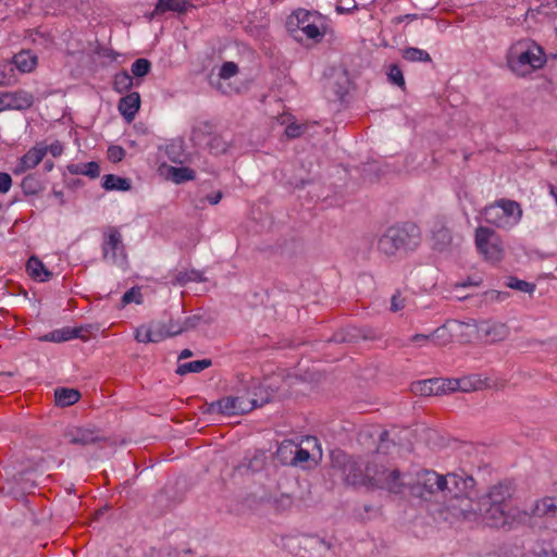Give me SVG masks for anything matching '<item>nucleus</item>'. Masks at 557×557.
<instances>
[{"label": "nucleus", "instance_id": "nucleus-1", "mask_svg": "<svg viewBox=\"0 0 557 557\" xmlns=\"http://www.w3.org/2000/svg\"><path fill=\"white\" fill-rule=\"evenodd\" d=\"M392 472L397 473V482L399 491H388L394 494H403L408 491L412 496L424 502L441 503L450 485L459 487V484L467 485L472 482L471 476H462L456 473L441 475L434 470L421 469L413 474L401 473L398 469L393 468Z\"/></svg>", "mask_w": 557, "mask_h": 557}, {"label": "nucleus", "instance_id": "nucleus-2", "mask_svg": "<svg viewBox=\"0 0 557 557\" xmlns=\"http://www.w3.org/2000/svg\"><path fill=\"white\" fill-rule=\"evenodd\" d=\"M393 468L386 467L377 455L367 462L348 458L344 465L343 473L347 483L351 485H372L386 491H399L397 473Z\"/></svg>", "mask_w": 557, "mask_h": 557}, {"label": "nucleus", "instance_id": "nucleus-3", "mask_svg": "<svg viewBox=\"0 0 557 557\" xmlns=\"http://www.w3.org/2000/svg\"><path fill=\"white\" fill-rule=\"evenodd\" d=\"M288 33L298 41L304 38L320 42L327 30V18L318 11L295 10L286 20Z\"/></svg>", "mask_w": 557, "mask_h": 557}, {"label": "nucleus", "instance_id": "nucleus-4", "mask_svg": "<svg viewBox=\"0 0 557 557\" xmlns=\"http://www.w3.org/2000/svg\"><path fill=\"white\" fill-rule=\"evenodd\" d=\"M510 70L518 76H527L541 69L545 62L543 49L530 39L519 40L513 44L507 55Z\"/></svg>", "mask_w": 557, "mask_h": 557}, {"label": "nucleus", "instance_id": "nucleus-5", "mask_svg": "<svg viewBox=\"0 0 557 557\" xmlns=\"http://www.w3.org/2000/svg\"><path fill=\"white\" fill-rule=\"evenodd\" d=\"M420 244V232L413 223L388 227L379 238L377 248L386 256L414 249Z\"/></svg>", "mask_w": 557, "mask_h": 557}, {"label": "nucleus", "instance_id": "nucleus-6", "mask_svg": "<svg viewBox=\"0 0 557 557\" xmlns=\"http://www.w3.org/2000/svg\"><path fill=\"white\" fill-rule=\"evenodd\" d=\"M473 481L467 485L459 484V487L450 485L434 512H447L455 519L471 520L475 516L474 504L468 496L467 490L472 487Z\"/></svg>", "mask_w": 557, "mask_h": 557}, {"label": "nucleus", "instance_id": "nucleus-7", "mask_svg": "<svg viewBox=\"0 0 557 557\" xmlns=\"http://www.w3.org/2000/svg\"><path fill=\"white\" fill-rule=\"evenodd\" d=\"M474 244L478 251L491 263H498L504 257V246L500 236L487 226H479L474 233Z\"/></svg>", "mask_w": 557, "mask_h": 557}, {"label": "nucleus", "instance_id": "nucleus-8", "mask_svg": "<svg viewBox=\"0 0 557 557\" xmlns=\"http://www.w3.org/2000/svg\"><path fill=\"white\" fill-rule=\"evenodd\" d=\"M253 396H227L208 406V413H222L226 416L245 414L253 410L256 407L261 406L263 401L259 403Z\"/></svg>", "mask_w": 557, "mask_h": 557}, {"label": "nucleus", "instance_id": "nucleus-9", "mask_svg": "<svg viewBox=\"0 0 557 557\" xmlns=\"http://www.w3.org/2000/svg\"><path fill=\"white\" fill-rule=\"evenodd\" d=\"M101 249L103 260L120 267L126 263V247L123 243L122 234L116 226H107L103 230Z\"/></svg>", "mask_w": 557, "mask_h": 557}, {"label": "nucleus", "instance_id": "nucleus-10", "mask_svg": "<svg viewBox=\"0 0 557 557\" xmlns=\"http://www.w3.org/2000/svg\"><path fill=\"white\" fill-rule=\"evenodd\" d=\"M476 337L485 343H496L504 341L509 335V327L502 322L481 321L473 323Z\"/></svg>", "mask_w": 557, "mask_h": 557}, {"label": "nucleus", "instance_id": "nucleus-11", "mask_svg": "<svg viewBox=\"0 0 557 557\" xmlns=\"http://www.w3.org/2000/svg\"><path fill=\"white\" fill-rule=\"evenodd\" d=\"M515 519L516 509H506L493 504H488L483 513L484 522L491 528H510Z\"/></svg>", "mask_w": 557, "mask_h": 557}, {"label": "nucleus", "instance_id": "nucleus-12", "mask_svg": "<svg viewBox=\"0 0 557 557\" xmlns=\"http://www.w3.org/2000/svg\"><path fill=\"white\" fill-rule=\"evenodd\" d=\"M34 103V96L23 89L0 92V112L4 110H26Z\"/></svg>", "mask_w": 557, "mask_h": 557}, {"label": "nucleus", "instance_id": "nucleus-13", "mask_svg": "<svg viewBox=\"0 0 557 557\" xmlns=\"http://www.w3.org/2000/svg\"><path fill=\"white\" fill-rule=\"evenodd\" d=\"M64 437L72 445L87 446L98 444L104 440L100 432L95 429L72 426L64 433Z\"/></svg>", "mask_w": 557, "mask_h": 557}, {"label": "nucleus", "instance_id": "nucleus-14", "mask_svg": "<svg viewBox=\"0 0 557 557\" xmlns=\"http://www.w3.org/2000/svg\"><path fill=\"white\" fill-rule=\"evenodd\" d=\"M497 205L502 209L503 216L509 223V230L521 221L523 211L519 202L503 198L497 200Z\"/></svg>", "mask_w": 557, "mask_h": 557}, {"label": "nucleus", "instance_id": "nucleus-15", "mask_svg": "<svg viewBox=\"0 0 557 557\" xmlns=\"http://www.w3.org/2000/svg\"><path fill=\"white\" fill-rule=\"evenodd\" d=\"M119 111L123 117L131 122L140 108V96L137 91H133L122 97L119 101Z\"/></svg>", "mask_w": 557, "mask_h": 557}, {"label": "nucleus", "instance_id": "nucleus-16", "mask_svg": "<svg viewBox=\"0 0 557 557\" xmlns=\"http://www.w3.org/2000/svg\"><path fill=\"white\" fill-rule=\"evenodd\" d=\"M510 498V487L505 484H498L491 488L487 495V504L505 507L506 509H512L509 505Z\"/></svg>", "mask_w": 557, "mask_h": 557}, {"label": "nucleus", "instance_id": "nucleus-17", "mask_svg": "<svg viewBox=\"0 0 557 557\" xmlns=\"http://www.w3.org/2000/svg\"><path fill=\"white\" fill-rule=\"evenodd\" d=\"M37 55L29 50H22L13 57V66L21 73H30L37 66Z\"/></svg>", "mask_w": 557, "mask_h": 557}, {"label": "nucleus", "instance_id": "nucleus-18", "mask_svg": "<svg viewBox=\"0 0 557 557\" xmlns=\"http://www.w3.org/2000/svg\"><path fill=\"white\" fill-rule=\"evenodd\" d=\"M438 384H442L438 379H429L412 383L411 391L419 396H436L442 395L443 389L438 388Z\"/></svg>", "mask_w": 557, "mask_h": 557}, {"label": "nucleus", "instance_id": "nucleus-19", "mask_svg": "<svg viewBox=\"0 0 557 557\" xmlns=\"http://www.w3.org/2000/svg\"><path fill=\"white\" fill-rule=\"evenodd\" d=\"M26 269L30 277L36 281L47 282L52 277V273L45 267L41 260L35 256L28 259Z\"/></svg>", "mask_w": 557, "mask_h": 557}, {"label": "nucleus", "instance_id": "nucleus-20", "mask_svg": "<svg viewBox=\"0 0 557 557\" xmlns=\"http://www.w3.org/2000/svg\"><path fill=\"white\" fill-rule=\"evenodd\" d=\"M83 327H64L55 330L44 336L45 341L62 343L73 338H84Z\"/></svg>", "mask_w": 557, "mask_h": 557}, {"label": "nucleus", "instance_id": "nucleus-21", "mask_svg": "<svg viewBox=\"0 0 557 557\" xmlns=\"http://www.w3.org/2000/svg\"><path fill=\"white\" fill-rule=\"evenodd\" d=\"M188 2L185 0H158L150 18L161 15L168 11L183 13L187 10Z\"/></svg>", "mask_w": 557, "mask_h": 557}, {"label": "nucleus", "instance_id": "nucleus-22", "mask_svg": "<svg viewBox=\"0 0 557 557\" xmlns=\"http://www.w3.org/2000/svg\"><path fill=\"white\" fill-rule=\"evenodd\" d=\"M483 213L487 223L493 224L498 228L509 230V223L503 216L502 209L498 208L497 200L494 203L486 206Z\"/></svg>", "mask_w": 557, "mask_h": 557}, {"label": "nucleus", "instance_id": "nucleus-23", "mask_svg": "<svg viewBox=\"0 0 557 557\" xmlns=\"http://www.w3.org/2000/svg\"><path fill=\"white\" fill-rule=\"evenodd\" d=\"M135 338L139 343H159L162 341L160 330L157 327L156 322L149 325H141L136 330Z\"/></svg>", "mask_w": 557, "mask_h": 557}, {"label": "nucleus", "instance_id": "nucleus-24", "mask_svg": "<svg viewBox=\"0 0 557 557\" xmlns=\"http://www.w3.org/2000/svg\"><path fill=\"white\" fill-rule=\"evenodd\" d=\"M46 149H44V144L39 143L32 147L25 154L22 156L21 160L23 164L26 165V169L36 168L45 158Z\"/></svg>", "mask_w": 557, "mask_h": 557}, {"label": "nucleus", "instance_id": "nucleus-25", "mask_svg": "<svg viewBox=\"0 0 557 557\" xmlns=\"http://www.w3.org/2000/svg\"><path fill=\"white\" fill-rule=\"evenodd\" d=\"M55 404L60 407H69L77 403L81 394L75 388H57L54 392Z\"/></svg>", "mask_w": 557, "mask_h": 557}, {"label": "nucleus", "instance_id": "nucleus-26", "mask_svg": "<svg viewBox=\"0 0 557 557\" xmlns=\"http://www.w3.org/2000/svg\"><path fill=\"white\" fill-rule=\"evenodd\" d=\"M532 513L537 517H557V500L552 497H545L536 502L533 507Z\"/></svg>", "mask_w": 557, "mask_h": 557}, {"label": "nucleus", "instance_id": "nucleus-27", "mask_svg": "<svg viewBox=\"0 0 557 557\" xmlns=\"http://www.w3.org/2000/svg\"><path fill=\"white\" fill-rule=\"evenodd\" d=\"M102 187L106 190H129L132 185L128 178L120 177L114 174H108L102 177Z\"/></svg>", "mask_w": 557, "mask_h": 557}, {"label": "nucleus", "instance_id": "nucleus-28", "mask_svg": "<svg viewBox=\"0 0 557 557\" xmlns=\"http://www.w3.org/2000/svg\"><path fill=\"white\" fill-rule=\"evenodd\" d=\"M71 174H83L90 178H96L100 174L99 164L95 161L88 163H76L67 166Z\"/></svg>", "mask_w": 557, "mask_h": 557}, {"label": "nucleus", "instance_id": "nucleus-29", "mask_svg": "<svg viewBox=\"0 0 557 557\" xmlns=\"http://www.w3.org/2000/svg\"><path fill=\"white\" fill-rule=\"evenodd\" d=\"M156 323H157V327L160 330V333L162 335V341L168 337L176 336L184 332V326L180 319L178 320L170 319L168 323L161 322V321L156 322Z\"/></svg>", "mask_w": 557, "mask_h": 557}, {"label": "nucleus", "instance_id": "nucleus-30", "mask_svg": "<svg viewBox=\"0 0 557 557\" xmlns=\"http://www.w3.org/2000/svg\"><path fill=\"white\" fill-rule=\"evenodd\" d=\"M210 359L195 360L178 366L176 373L185 375L187 373H199L211 366Z\"/></svg>", "mask_w": 557, "mask_h": 557}, {"label": "nucleus", "instance_id": "nucleus-31", "mask_svg": "<svg viewBox=\"0 0 557 557\" xmlns=\"http://www.w3.org/2000/svg\"><path fill=\"white\" fill-rule=\"evenodd\" d=\"M451 239V232L445 226H441L433 232L434 248L440 251L445 250L450 245Z\"/></svg>", "mask_w": 557, "mask_h": 557}, {"label": "nucleus", "instance_id": "nucleus-32", "mask_svg": "<svg viewBox=\"0 0 557 557\" xmlns=\"http://www.w3.org/2000/svg\"><path fill=\"white\" fill-rule=\"evenodd\" d=\"M21 187L26 196L37 195L44 188L41 182L34 174L25 176L21 183Z\"/></svg>", "mask_w": 557, "mask_h": 557}, {"label": "nucleus", "instance_id": "nucleus-33", "mask_svg": "<svg viewBox=\"0 0 557 557\" xmlns=\"http://www.w3.org/2000/svg\"><path fill=\"white\" fill-rule=\"evenodd\" d=\"M133 76L128 72L122 71L115 74L113 86L117 92H126L133 87Z\"/></svg>", "mask_w": 557, "mask_h": 557}, {"label": "nucleus", "instance_id": "nucleus-34", "mask_svg": "<svg viewBox=\"0 0 557 557\" xmlns=\"http://www.w3.org/2000/svg\"><path fill=\"white\" fill-rule=\"evenodd\" d=\"M403 58L409 62H431L432 60L425 50L414 47L404 49Z\"/></svg>", "mask_w": 557, "mask_h": 557}, {"label": "nucleus", "instance_id": "nucleus-35", "mask_svg": "<svg viewBox=\"0 0 557 557\" xmlns=\"http://www.w3.org/2000/svg\"><path fill=\"white\" fill-rule=\"evenodd\" d=\"M169 174L171 176V180L176 184H181L195 178V172L191 169L185 166H171L169 170Z\"/></svg>", "mask_w": 557, "mask_h": 557}, {"label": "nucleus", "instance_id": "nucleus-36", "mask_svg": "<svg viewBox=\"0 0 557 557\" xmlns=\"http://www.w3.org/2000/svg\"><path fill=\"white\" fill-rule=\"evenodd\" d=\"M14 66L11 61L0 62V85H10L15 82Z\"/></svg>", "mask_w": 557, "mask_h": 557}, {"label": "nucleus", "instance_id": "nucleus-37", "mask_svg": "<svg viewBox=\"0 0 557 557\" xmlns=\"http://www.w3.org/2000/svg\"><path fill=\"white\" fill-rule=\"evenodd\" d=\"M150 70H151L150 61L147 59H144V58L137 59L132 64V69H131L132 74L135 77H144L150 72Z\"/></svg>", "mask_w": 557, "mask_h": 557}, {"label": "nucleus", "instance_id": "nucleus-38", "mask_svg": "<svg viewBox=\"0 0 557 557\" xmlns=\"http://www.w3.org/2000/svg\"><path fill=\"white\" fill-rule=\"evenodd\" d=\"M175 281L180 285H185L188 282H202V273L196 270L190 272H178L175 276Z\"/></svg>", "mask_w": 557, "mask_h": 557}, {"label": "nucleus", "instance_id": "nucleus-39", "mask_svg": "<svg viewBox=\"0 0 557 557\" xmlns=\"http://www.w3.org/2000/svg\"><path fill=\"white\" fill-rule=\"evenodd\" d=\"M387 77L392 84L397 85L398 87L401 88L405 87V78L403 75V71L397 64H391L388 66Z\"/></svg>", "mask_w": 557, "mask_h": 557}, {"label": "nucleus", "instance_id": "nucleus-40", "mask_svg": "<svg viewBox=\"0 0 557 557\" xmlns=\"http://www.w3.org/2000/svg\"><path fill=\"white\" fill-rule=\"evenodd\" d=\"M510 288L532 294L535 289V285L516 277H510L508 284Z\"/></svg>", "mask_w": 557, "mask_h": 557}, {"label": "nucleus", "instance_id": "nucleus-41", "mask_svg": "<svg viewBox=\"0 0 557 557\" xmlns=\"http://www.w3.org/2000/svg\"><path fill=\"white\" fill-rule=\"evenodd\" d=\"M237 72H238V66L236 63L225 62L222 64V66L220 69L219 77L222 79H228V78L235 76L237 74Z\"/></svg>", "mask_w": 557, "mask_h": 557}, {"label": "nucleus", "instance_id": "nucleus-42", "mask_svg": "<svg viewBox=\"0 0 557 557\" xmlns=\"http://www.w3.org/2000/svg\"><path fill=\"white\" fill-rule=\"evenodd\" d=\"M430 336L431 342L436 345H446L449 342V336L444 326L437 327Z\"/></svg>", "mask_w": 557, "mask_h": 557}, {"label": "nucleus", "instance_id": "nucleus-43", "mask_svg": "<svg viewBox=\"0 0 557 557\" xmlns=\"http://www.w3.org/2000/svg\"><path fill=\"white\" fill-rule=\"evenodd\" d=\"M135 301L136 304L141 302V293L139 288H131L128 289L122 297L123 305H128Z\"/></svg>", "mask_w": 557, "mask_h": 557}, {"label": "nucleus", "instance_id": "nucleus-44", "mask_svg": "<svg viewBox=\"0 0 557 557\" xmlns=\"http://www.w3.org/2000/svg\"><path fill=\"white\" fill-rule=\"evenodd\" d=\"M438 381L443 383L438 384V388L443 389V394L455 392L460 388V383L458 380L438 379Z\"/></svg>", "mask_w": 557, "mask_h": 557}, {"label": "nucleus", "instance_id": "nucleus-45", "mask_svg": "<svg viewBox=\"0 0 557 557\" xmlns=\"http://www.w3.org/2000/svg\"><path fill=\"white\" fill-rule=\"evenodd\" d=\"M125 157V150L121 146H110L108 149V159L113 162H120Z\"/></svg>", "mask_w": 557, "mask_h": 557}, {"label": "nucleus", "instance_id": "nucleus-46", "mask_svg": "<svg viewBox=\"0 0 557 557\" xmlns=\"http://www.w3.org/2000/svg\"><path fill=\"white\" fill-rule=\"evenodd\" d=\"M309 458H310V454L307 449L297 447L290 463L293 466L302 465L304 462H307L309 460Z\"/></svg>", "mask_w": 557, "mask_h": 557}, {"label": "nucleus", "instance_id": "nucleus-47", "mask_svg": "<svg viewBox=\"0 0 557 557\" xmlns=\"http://www.w3.org/2000/svg\"><path fill=\"white\" fill-rule=\"evenodd\" d=\"M44 149H46V154L49 152L54 158L60 157L64 150L62 143L59 140L53 141L49 146L44 145Z\"/></svg>", "mask_w": 557, "mask_h": 557}, {"label": "nucleus", "instance_id": "nucleus-48", "mask_svg": "<svg viewBox=\"0 0 557 557\" xmlns=\"http://www.w3.org/2000/svg\"><path fill=\"white\" fill-rule=\"evenodd\" d=\"M12 186V177L9 173L0 172V194H7Z\"/></svg>", "mask_w": 557, "mask_h": 557}, {"label": "nucleus", "instance_id": "nucleus-49", "mask_svg": "<svg viewBox=\"0 0 557 557\" xmlns=\"http://www.w3.org/2000/svg\"><path fill=\"white\" fill-rule=\"evenodd\" d=\"M405 302H406V299L404 297H401L400 294H395L391 300V310L393 312L400 311L401 309L405 308V306H406Z\"/></svg>", "mask_w": 557, "mask_h": 557}, {"label": "nucleus", "instance_id": "nucleus-50", "mask_svg": "<svg viewBox=\"0 0 557 557\" xmlns=\"http://www.w3.org/2000/svg\"><path fill=\"white\" fill-rule=\"evenodd\" d=\"M199 320H200V317L191 315V317H187L183 321H181L184 326V332L188 331L190 329H194L198 324Z\"/></svg>", "mask_w": 557, "mask_h": 557}, {"label": "nucleus", "instance_id": "nucleus-51", "mask_svg": "<svg viewBox=\"0 0 557 557\" xmlns=\"http://www.w3.org/2000/svg\"><path fill=\"white\" fill-rule=\"evenodd\" d=\"M410 341L421 347L431 342V336L425 334H416L410 338Z\"/></svg>", "mask_w": 557, "mask_h": 557}, {"label": "nucleus", "instance_id": "nucleus-52", "mask_svg": "<svg viewBox=\"0 0 557 557\" xmlns=\"http://www.w3.org/2000/svg\"><path fill=\"white\" fill-rule=\"evenodd\" d=\"M285 134L289 138H296V137L300 136V134H301L300 126L290 124L286 127Z\"/></svg>", "mask_w": 557, "mask_h": 557}, {"label": "nucleus", "instance_id": "nucleus-53", "mask_svg": "<svg viewBox=\"0 0 557 557\" xmlns=\"http://www.w3.org/2000/svg\"><path fill=\"white\" fill-rule=\"evenodd\" d=\"M343 2H344V0H338V3L336 5V11L338 13H350L354 10L357 9V4L355 2L350 7L349 5H347V7L343 5Z\"/></svg>", "mask_w": 557, "mask_h": 557}, {"label": "nucleus", "instance_id": "nucleus-54", "mask_svg": "<svg viewBox=\"0 0 557 557\" xmlns=\"http://www.w3.org/2000/svg\"><path fill=\"white\" fill-rule=\"evenodd\" d=\"M222 197H223V194L221 191H216V193H213L211 195H208L207 196V200L211 205H218L221 201Z\"/></svg>", "mask_w": 557, "mask_h": 557}, {"label": "nucleus", "instance_id": "nucleus-55", "mask_svg": "<svg viewBox=\"0 0 557 557\" xmlns=\"http://www.w3.org/2000/svg\"><path fill=\"white\" fill-rule=\"evenodd\" d=\"M539 557H557V548L542 549Z\"/></svg>", "mask_w": 557, "mask_h": 557}, {"label": "nucleus", "instance_id": "nucleus-56", "mask_svg": "<svg viewBox=\"0 0 557 557\" xmlns=\"http://www.w3.org/2000/svg\"><path fill=\"white\" fill-rule=\"evenodd\" d=\"M29 169H26V165L23 164V161L20 159L18 163L16 164L15 169L13 170V173L15 175H20L28 171Z\"/></svg>", "mask_w": 557, "mask_h": 557}, {"label": "nucleus", "instance_id": "nucleus-57", "mask_svg": "<svg viewBox=\"0 0 557 557\" xmlns=\"http://www.w3.org/2000/svg\"><path fill=\"white\" fill-rule=\"evenodd\" d=\"M193 356V351L190 349H184L181 351L180 356H178V359L182 360V359H186V358H189Z\"/></svg>", "mask_w": 557, "mask_h": 557}, {"label": "nucleus", "instance_id": "nucleus-58", "mask_svg": "<svg viewBox=\"0 0 557 557\" xmlns=\"http://www.w3.org/2000/svg\"><path fill=\"white\" fill-rule=\"evenodd\" d=\"M54 166V163L50 160H47L45 161L44 163V169L47 171V172H50Z\"/></svg>", "mask_w": 557, "mask_h": 557}, {"label": "nucleus", "instance_id": "nucleus-59", "mask_svg": "<svg viewBox=\"0 0 557 557\" xmlns=\"http://www.w3.org/2000/svg\"><path fill=\"white\" fill-rule=\"evenodd\" d=\"M405 21H406L405 15H399V16H395V17L393 18V21H392V22H393L395 25H398V24H400V23H403V22H405Z\"/></svg>", "mask_w": 557, "mask_h": 557}, {"label": "nucleus", "instance_id": "nucleus-60", "mask_svg": "<svg viewBox=\"0 0 557 557\" xmlns=\"http://www.w3.org/2000/svg\"><path fill=\"white\" fill-rule=\"evenodd\" d=\"M549 194L555 198L557 205V188L554 185H549Z\"/></svg>", "mask_w": 557, "mask_h": 557}, {"label": "nucleus", "instance_id": "nucleus-61", "mask_svg": "<svg viewBox=\"0 0 557 557\" xmlns=\"http://www.w3.org/2000/svg\"><path fill=\"white\" fill-rule=\"evenodd\" d=\"M406 21H413L418 18L417 14H405Z\"/></svg>", "mask_w": 557, "mask_h": 557}, {"label": "nucleus", "instance_id": "nucleus-62", "mask_svg": "<svg viewBox=\"0 0 557 557\" xmlns=\"http://www.w3.org/2000/svg\"><path fill=\"white\" fill-rule=\"evenodd\" d=\"M0 7H7V3H2L0 2ZM0 18H4V10L2 8H0Z\"/></svg>", "mask_w": 557, "mask_h": 557}]
</instances>
